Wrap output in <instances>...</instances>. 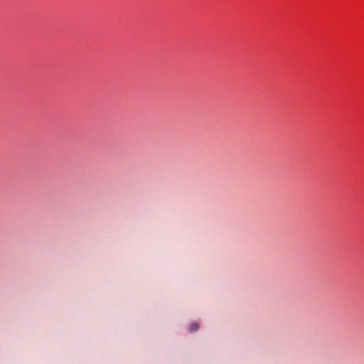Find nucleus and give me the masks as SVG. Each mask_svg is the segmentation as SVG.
Segmentation results:
<instances>
[{"mask_svg": "<svg viewBox=\"0 0 364 364\" xmlns=\"http://www.w3.org/2000/svg\"><path fill=\"white\" fill-rule=\"evenodd\" d=\"M199 325L198 323H193L190 326V331H196L198 329Z\"/></svg>", "mask_w": 364, "mask_h": 364, "instance_id": "1", "label": "nucleus"}]
</instances>
